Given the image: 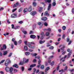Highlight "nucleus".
<instances>
[{"instance_id": "obj_48", "label": "nucleus", "mask_w": 74, "mask_h": 74, "mask_svg": "<svg viewBox=\"0 0 74 74\" xmlns=\"http://www.w3.org/2000/svg\"><path fill=\"white\" fill-rule=\"evenodd\" d=\"M38 25H40L41 24V22H38L37 23Z\"/></svg>"}, {"instance_id": "obj_22", "label": "nucleus", "mask_w": 74, "mask_h": 74, "mask_svg": "<svg viewBox=\"0 0 74 74\" xmlns=\"http://www.w3.org/2000/svg\"><path fill=\"white\" fill-rule=\"evenodd\" d=\"M11 17L12 18H16V16L15 17L14 15L13 14H12L11 15Z\"/></svg>"}, {"instance_id": "obj_40", "label": "nucleus", "mask_w": 74, "mask_h": 74, "mask_svg": "<svg viewBox=\"0 0 74 74\" xmlns=\"http://www.w3.org/2000/svg\"><path fill=\"white\" fill-rule=\"evenodd\" d=\"M44 66L43 65H42L41 67V69H44Z\"/></svg>"}, {"instance_id": "obj_31", "label": "nucleus", "mask_w": 74, "mask_h": 74, "mask_svg": "<svg viewBox=\"0 0 74 74\" xmlns=\"http://www.w3.org/2000/svg\"><path fill=\"white\" fill-rule=\"evenodd\" d=\"M65 48L64 46H63V47H61L60 49L61 50H62L63 51H64V48Z\"/></svg>"}, {"instance_id": "obj_36", "label": "nucleus", "mask_w": 74, "mask_h": 74, "mask_svg": "<svg viewBox=\"0 0 74 74\" xmlns=\"http://www.w3.org/2000/svg\"><path fill=\"white\" fill-rule=\"evenodd\" d=\"M22 40H20L18 42V43L19 44H21V43H22Z\"/></svg>"}, {"instance_id": "obj_37", "label": "nucleus", "mask_w": 74, "mask_h": 74, "mask_svg": "<svg viewBox=\"0 0 74 74\" xmlns=\"http://www.w3.org/2000/svg\"><path fill=\"white\" fill-rule=\"evenodd\" d=\"M30 37H36V36L32 35L30 36Z\"/></svg>"}, {"instance_id": "obj_41", "label": "nucleus", "mask_w": 74, "mask_h": 74, "mask_svg": "<svg viewBox=\"0 0 74 74\" xmlns=\"http://www.w3.org/2000/svg\"><path fill=\"white\" fill-rule=\"evenodd\" d=\"M74 69H70L69 70V71H70L71 72H73V71H74Z\"/></svg>"}, {"instance_id": "obj_52", "label": "nucleus", "mask_w": 74, "mask_h": 74, "mask_svg": "<svg viewBox=\"0 0 74 74\" xmlns=\"http://www.w3.org/2000/svg\"><path fill=\"white\" fill-rule=\"evenodd\" d=\"M72 12L73 14H74V8H72Z\"/></svg>"}, {"instance_id": "obj_32", "label": "nucleus", "mask_w": 74, "mask_h": 74, "mask_svg": "<svg viewBox=\"0 0 74 74\" xmlns=\"http://www.w3.org/2000/svg\"><path fill=\"white\" fill-rule=\"evenodd\" d=\"M53 48H54L52 46H51L49 47V49H53Z\"/></svg>"}, {"instance_id": "obj_33", "label": "nucleus", "mask_w": 74, "mask_h": 74, "mask_svg": "<svg viewBox=\"0 0 74 74\" xmlns=\"http://www.w3.org/2000/svg\"><path fill=\"white\" fill-rule=\"evenodd\" d=\"M49 35V32H47L46 33V36H48Z\"/></svg>"}, {"instance_id": "obj_58", "label": "nucleus", "mask_w": 74, "mask_h": 74, "mask_svg": "<svg viewBox=\"0 0 74 74\" xmlns=\"http://www.w3.org/2000/svg\"><path fill=\"white\" fill-rule=\"evenodd\" d=\"M69 41H70V38H68L67 39L66 41L67 42H69Z\"/></svg>"}, {"instance_id": "obj_54", "label": "nucleus", "mask_w": 74, "mask_h": 74, "mask_svg": "<svg viewBox=\"0 0 74 74\" xmlns=\"http://www.w3.org/2000/svg\"><path fill=\"white\" fill-rule=\"evenodd\" d=\"M7 22L8 23H9V24H10V23H11V22H10V21H9V20L8 19Z\"/></svg>"}, {"instance_id": "obj_64", "label": "nucleus", "mask_w": 74, "mask_h": 74, "mask_svg": "<svg viewBox=\"0 0 74 74\" xmlns=\"http://www.w3.org/2000/svg\"><path fill=\"white\" fill-rule=\"evenodd\" d=\"M29 52H33V50H32V49H29Z\"/></svg>"}, {"instance_id": "obj_6", "label": "nucleus", "mask_w": 74, "mask_h": 74, "mask_svg": "<svg viewBox=\"0 0 74 74\" xmlns=\"http://www.w3.org/2000/svg\"><path fill=\"white\" fill-rule=\"evenodd\" d=\"M28 11L29 12H31V11H32V6H29L28 8Z\"/></svg>"}, {"instance_id": "obj_34", "label": "nucleus", "mask_w": 74, "mask_h": 74, "mask_svg": "<svg viewBox=\"0 0 74 74\" xmlns=\"http://www.w3.org/2000/svg\"><path fill=\"white\" fill-rule=\"evenodd\" d=\"M32 56H37V54L36 53H34L32 54Z\"/></svg>"}, {"instance_id": "obj_61", "label": "nucleus", "mask_w": 74, "mask_h": 74, "mask_svg": "<svg viewBox=\"0 0 74 74\" xmlns=\"http://www.w3.org/2000/svg\"><path fill=\"white\" fill-rule=\"evenodd\" d=\"M3 10H4V8H0V11H1V10H2V11H3Z\"/></svg>"}, {"instance_id": "obj_19", "label": "nucleus", "mask_w": 74, "mask_h": 74, "mask_svg": "<svg viewBox=\"0 0 74 74\" xmlns=\"http://www.w3.org/2000/svg\"><path fill=\"white\" fill-rule=\"evenodd\" d=\"M23 10V8H21L20 9H19L18 12H21L22 10Z\"/></svg>"}, {"instance_id": "obj_7", "label": "nucleus", "mask_w": 74, "mask_h": 74, "mask_svg": "<svg viewBox=\"0 0 74 74\" xmlns=\"http://www.w3.org/2000/svg\"><path fill=\"white\" fill-rule=\"evenodd\" d=\"M48 19V18L46 17H44L41 18V20L44 21H45Z\"/></svg>"}, {"instance_id": "obj_55", "label": "nucleus", "mask_w": 74, "mask_h": 74, "mask_svg": "<svg viewBox=\"0 0 74 74\" xmlns=\"http://www.w3.org/2000/svg\"><path fill=\"white\" fill-rule=\"evenodd\" d=\"M18 23L20 24H22L23 23V21H20Z\"/></svg>"}, {"instance_id": "obj_1", "label": "nucleus", "mask_w": 74, "mask_h": 74, "mask_svg": "<svg viewBox=\"0 0 74 74\" xmlns=\"http://www.w3.org/2000/svg\"><path fill=\"white\" fill-rule=\"evenodd\" d=\"M5 70L7 72L10 71V74H13V73H12V71H13V68H12L11 67L10 68H9L8 67H6L5 68Z\"/></svg>"}, {"instance_id": "obj_17", "label": "nucleus", "mask_w": 74, "mask_h": 74, "mask_svg": "<svg viewBox=\"0 0 74 74\" xmlns=\"http://www.w3.org/2000/svg\"><path fill=\"white\" fill-rule=\"evenodd\" d=\"M25 54L26 55H27V56H28V55H29L30 54V53L28 52H27L25 53Z\"/></svg>"}, {"instance_id": "obj_15", "label": "nucleus", "mask_w": 74, "mask_h": 74, "mask_svg": "<svg viewBox=\"0 0 74 74\" xmlns=\"http://www.w3.org/2000/svg\"><path fill=\"white\" fill-rule=\"evenodd\" d=\"M13 67H15V68H18V66L17 64H15L13 65Z\"/></svg>"}, {"instance_id": "obj_50", "label": "nucleus", "mask_w": 74, "mask_h": 74, "mask_svg": "<svg viewBox=\"0 0 74 74\" xmlns=\"http://www.w3.org/2000/svg\"><path fill=\"white\" fill-rule=\"evenodd\" d=\"M17 71H18V70H17V69H14V73H16V72H17Z\"/></svg>"}, {"instance_id": "obj_46", "label": "nucleus", "mask_w": 74, "mask_h": 74, "mask_svg": "<svg viewBox=\"0 0 74 74\" xmlns=\"http://www.w3.org/2000/svg\"><path fill=\"white\" fill-rule=\"evenodd\" d=\"M11 26L12 29H14V24H12Z\"/></svg>"}, {"instance_id": "obj_23", "label": "nucleus", "mask_w": 74, "mask_h": 74, "mask_svg": "<svg viewBox=\"0 0 74 74\" xmlns=\"http://www.w3.org/2000/svg\"><path fill=\"white\" fill-rule=\"evenodd\" d=\"M51 2V0H47L45 3H50Z\"/></svg>"}, {"instance_id": "obj_8", "label": "nucleus", "mask_w": 74, "mask_h": 74, "mask_svg": "<svg viewBox=\"0 0 74 74\" xmlns=\"http://www.w3.org/2000/svg\"><path fill=\"white\" fill-rule=\"evenodd\" d=\"M51 4L50 3L49 4V6L48 7L47 10L48 11H49L50 9H51Z\"/></svg>"}, {"instance_id": "obj_56", "label": "nucleus", "mask_w": 74, "mask_h": 74, "mask_svg": "<svg viewBox=\"0 0 74 74\" xmlns=\"http://www.w3.org/2000/svg\"><path fill=\"white\" fill-rule=\"evenodd\" d=\"M58 31L59 33H61L62 32V29H59L58 30Z\"/></svg>"}, {"instance_id": "obj_29", "label": "nucleus", "mask_w": 74, "mask_h": 74, "mask_svg": "<svg viewBox=\"0 0 74 74\" xmlns=\"http://www.w3.org/2000/svg\"><path fill=\"white\" fill-rule=\"evenodd\" d=\"M24 49L25 51H27L28 49L27 47L25 46L24 47Z\"/></svg>"}, {"instance_id": "obj_47", "label": "nucleus", "mask_w": 74, "mask_h": 74, "mask_svg": "<svg viewBox=\"0 0 74 74\" xmlns=\"http://www.w3.org/2000/svg\"><path fill=\"white\" fill-rule=\"evenodd\" d=\"M36 61H37V60H36V59H34L33 60V62H34V63H36Z\"/></svg>"}, {"instance_id": "obj_2", "label": "nucleus", "mask_w": 74, "mask_h": 74, "mask_svg": "<svg viewBox=\"0 0 74 74\" xmlns=\"http://www.w3.org/2000/svg\"><path fill=\"white\" fill-rule=\"evenodd\" d=\"M29 61V59H26V58H23V63H26Z\"/></svg>"}, {"instance_id": "obj_53", "label": "nucleus", "mask_w": 74, "mask_h": 74, "mask_svg": "<svg viewBox=\"0 0 74 74\" xmlns=\"http://www.w3.org/2000/svg\"><path fill=\"white\" fill-rule=\"evenodd\" d=\"M32 68H30L28 69V71H31L32 70Z\"/></svg>"}, {"instance_id": "obj_13", "label": "nucleus", "mask_w": 74, "mask_h": 74, "mask_svg": "<svg viewBox=\"0 0 74 74\" xmlns=\"http://www.w3.org/2000/svg\"><path fill=\"white\" fill-rule=\"evenodd\" d=\"M36 66V64H32L30 66V67L31 68H32V67H34Z\"/></svg>"}, {"instance_id": "obj_5", "label": "nucleus", "mask_w": 74, "mask_h": 74, "mask_svg": "<svg viewBox=\"0 0 74 74\" xmlns=\"http://www.w3.org/2000/svg\"><path fill=\"white\" fill-rule=\"evenodd\" d=\"M37 13V12L36 11H33L30 13V14L32 16H34Z\"/></svg>"}, {"instance_id": "obj_42", "label": "nucleus", "mask_w": 74, "mask_h": 74, "mask_svg": "<svg viewBox=\"0 0 74 74\" xmlns=\"http://www.w3.org/2000/svg\"><path fill=\"white\" fill-rule=\"evenodd\" d=\"M14 45H17V42L16 41H14Z\"/></svg>"}, {"instance_id": "obj_63", "label": "nucleus", "mask_w": 74, "mask_h": 74, "mask_svg": "<svg viewBox=\"0 0 74 74\" xmlns=\"http://www.w3.org/2000/svg\"><path fill=\"white\" fill-rule=\"evenodd\" d=\"M30 48H31V49L34 48V46H31Z\"/></svg>"}, {"instance_id": "obj_39", "label": "nucleus", "mask_w": 74, "mask_h": 74, "mask_svg": "<svg viewBox=\"0 0 74 74\" xmlns=\"http://www.w3.org/2000/svg\"><path fill=\"white\" fill-rule=\"evenodd\" d=\"M16 10H17V8H15L13 10H12V12H15V11H16Z\"/></svg>"}, {"instance_id": "obj_10", "label": "nucleus", "mask_w": 74, "mask_h": 74, "mask_svg": "<svg viewBox=\"0 0 74 74\" xmlns=\"http://www.w3.org/2000/svg\"><path fill=\"white\" fill-rule=\"evenodd\" d=\"M8 53V52L7 51H3V55L4 56V55H6L7 53Z\"/></svg>"}, {"instance_id": "obj_62", "label": "nucleus", "mask_w": 74, "mask_h": 74, "mask_svg": "<svg viewBox=\"0 0 74 74\" xmlns=\"http://www.w3.org/2000/svg\"><path fill=\"white\" fill-rule=\"evenodd\" d=\"M4 61H5V60H2L1 61V63H3V62H4Z\"/></svg>"}, {"instance_id": "obj_14", "label": "nucleus", "mask_w": 74, "mask_h": 74, "mask_svg": "<svg viewBox=\"0 0 74 74\" xmlns=\"http://www.w3.org/2000/svg\"><path fill=\"white\" fill-rule=\"evenodd\" d=\"M50 69V68H49V67H47L45 70V72H47V71H48Z\"/></svg>"}, {"instance_id": "obj_44", "label": "nucleus", "mask_w": 74, "mask_h": 74, "mask_svg": "<svg viewBox=\"0 0 74 74\" xmlns=\"http://www.w3.org/2000/svg\"><path fill=\"white\" fill-rule=\"evenodd\" d=\"M53 64H54V62L53 61L51 63V65L52 66H53Z\"/></svg>"}, {"instance_id": "obj_21", "label": "nucleus", "mask_w": 74, "mask_h": 74, "mask_svg": "<svg viewBox=\"0 0 74 74\" xmlns=\"http://www.w3.org/2000/svg\"><path fill=\"white\" fill-rule=\"evenodd\" d=\"M9 63H8V62L6 61V62L5 63V66H7L8 65Z\"/></svg>"}, {"instance_id": "obj_27", "label": "nucleus", "mask_w": 74, "mask_h": 74, "mask_svg": "<svg viewBox=\"0 0 74 74\" xmlns=\"http://www.w3.org/2000/svg\"><path fill=\"white\" fill-rule=\"evenodd\" d=\"M66 28V27L65 26H63L62 27V29L63 30H65Z\"/></svg>"}, {"instance_id": "obj_20", "label": "nucleus", "mask_w": 74, "mask_h": 74, "mask_svg": "<svg viewBox=\"0 0 74 74\" xmlns=\"http://www.w3.org/2000/svg\"><path fill=\"white\" fill-rule=\"evenodd\" d=\"M27 46H28V47H29V48H30V47H31V46H32V45H30V43H29L28 42L27 44Z\"/></svg>"}, {"instance_id": "obj_49", "label": "nucleus", "mask_w": 74, "mask_h": 74, "mask_svg": "<svg viewBox=\"0 0 74 74\" xmlns=\"http://www.w3.org/2000/svg\"><path fill=\"white\" fill-rule=\"evenodd\" d=\"M71 32V29H69L67 31V33H70Z\"/></svg>"}, {"instance_id": "obj_26", "label": "nucleus", "mask_w": 74, "mask_h": 74, "mask_svg": "<svg viewBox=\"0 0 74 74\" xmlns=\"http://www.w3.org/2000/svg\"><path fill=\"white\" fill-rule=\"evenodd\" d=\"M6 62H8V63H11V61L10 60V59H8Z\"/></svg>"}, {"instance_id": "obj_35", "label": "nucleus", "mask_w": 74, "mask_h": 74, "mask_svg": "<svg viewBox=\"0 0 74 74\" xmlns=\"http://www.w3.org/2000/svg\"><path fill=\"white\" fill-rule=\"evenodd\" d=\"M23 33H24V34H27V32L26 31H23Z\"/></svg>"}, {"instance_id": "obj_45", "label": "nucleus", "mask_w": 74, "mask_h": 74, "mask_svg": "<svg viewBox=\"0 0 74 74\" xmlns=\"http://www.w3.org/2000/svg\"><path fill=\"white\" fill-rule=\"evenodd\" d=\"M53 57H54V56H50V57L49 58V59H51V58H53Z\"/></svg>"}, {"instance_id": "obj_25", "label": "nucleus", "mask_w": 74, "mask_h": 74, "mask_svg": "<svg viewBox=\"0 0 74 74\" xmlns=\"http://www.w3.org/2000/svg\"><path fill=\"white\" fill-rule=\"evenodd\" d=\"M3 47L4 49H6L7 48V47H6V46L5 45H4L3 46Z\"/></svg>"}, {"instance_id": "obj_28", "label": "nucleus", "mask_w": 74, "mask_h": 74, "mask_svg": "<svg viewBox=\"0 0 74 74\" xmlns=\"http://www.w3.org/2000/svg\"><path fill=\"white\" fill-rule=\"evenodd\" d=\"M37 5V3H33V6L34 7H36V6Z\"/></svg>"}, {"instance_id": "obj_38", "label": "nucleus", "mask_w": 74, "mask_h": 74, "mask_svg": "<svg viewBox=\"0 0 74 74\" xmlns=\"http://www.w3.org/2000/svg\"><path fill=\"white\" fill-rule=\"evenodd\" d=\"M12 53H10L8 56V57H11V56L12 55Z\"/></svg>"}, {"instance_id": "obj_30", "label": "nucleus", "mask_w": 74, "mask_h": 74, "mask_svg": "<svg viewBox=\"0 0 74 74\" xmlns=\"http://www.w3.org/2000/svg\"><path fill=\"white\" fill-rule=\"evenodd\" d=\"M44 25H45V26H48V23L47 22H45L44 23Z\"/></svg>"}, {"instance_id": "obj_51", "label": "nucleus", "mask_w": 74, "mask_h": 74, "mask_svg": "<svg viewBox=\"0 0 74 74\" xmlns=\"http://www.w3.org/2000/svg\"><path fill=\"white\" fill-rule=\"evenodd\" d=\"M14 15V16L15 17H16H16H17V14H13Z\"/></svg>"}, {"instance_id": "obj_43", "label": "nucleus", "mask_w": 74, "mask_h": 74, "mask_svg": "<svg viewBox=\"0 0 74 74\" xmlns=\"http://www.w3.org/2000/svg\"><path fill=\"white\" fill-rule=\"evenodd\" d=\"M23 62H20V63H19V64L20 65H23Z\"/></svg>"}, {"instance_id": "obj_11", "label": "nucleus", "mask_w": 74, "mask_h": 74, "mask_svg": "<svg viewBox=\"0 0 74 74\" xmlns=\"http://www.w3.org/2000/svg\"><path fill=\"white\" fill-rule=\"evenodd\" d=\"M53 2L52 3L53 6H55L56 5V0H54Z\"/></svg>"}, {"instance_id": "obj_24", "label": "nucleus", "mask_w": 74, "mask_h": 74, "mask_svg": "<svg viewBox=\"0 0 74 74\" xmlns=\"http://www.w3.org/2000/svg\"><path fill=\"white\" fill-rule=\"evenodd\" d=\"M71 54V52H70L68 54V58H70V55Z\"/></svg>"}, {"instance_id": "obj_9", "label": "nucleus", "mask_w": 74, "mask_h": 74, "mask_svg": "<svg viewBox=\"0 0 74 74\" xmlns=\"http://www.w3.org/2000/svg\"><path fill=\"white\" fill-rule=\"evenodd\" d=\"M36 28V24H34L33 26V29L34 30Z\"/></svg>"}, {"instance_id": "obj_3", "label": "nucleus", "mask_w": 74, "mask_h": 74, "mask_svg": "<svg viewBox=\"0 0 74 74\" xmlns=\"http://www.w3.org/2000/svg\"><path fill=\"white\" fill-rule=\"evenodd\" d=\"M44 15L45 16H49V14L48 13V11H46L45 12Z\"/></svg>"}, {"instance_id": "obj_12", "label": "nucleus", "mask_w": 74, "mask_h": 74, "mask_svg": "<svg viewBox=\"0 0 74 74\" xmlns=\"http://www.w3.org/2000/svg\"><path fill=\"white\" fill-rule=\"evenodd\" d=\"M45 42V40H44L43 41H42L41 40H40L39 41V43H40V44H43V43H44V42Z\"/></svg>"}, {"instance_id": "obj_18", "label": "nucleus", "mask_w": 74, "mask_h": 74, "mask_svg": "<svg viewBox=\"0 0 74 74\" xmlns=\"http://www.w3.org/2000/svg\"><path fill=\"white\" fill-rule=\"evenodd\" d=\"M41 36V37H44L45 36V35H44V32H42L41 34H40Z\"/></svg>"}, {"instance_id": "obj_57", "label": "nucleus", "mask_w": 74, "mask_h": 74, "mask_svg": "<svg viewBox=\"0 0 74 74\" xmlns=\"http://www.w3.org/2000/svg\"><path fill=\"white\" fill-rule=\"evenodd\" d=\"M21 69H22V71H24V67H21Z\"/></svg>"}, {"instance_id": "obj_16", "label": "nucleus", "mask_w": 74, "mask_h": 74, "mask_svg": "<svg viewBox=\"0 0 74 74\" xmlns=\"http://www.w3.org/2000/svg\"><path fill=\"white\" fill-rule=\"evenodd\" d=\"M27 11V8H25L23 10V12L24 13H25V12H26Z\"/></svg>"}, {"instance_id": "obj_60", "label": "nucleus", "mask_w": 74, "mask_h": 74, "mask_svg": "<svg viewBox=\"0 0 74 74\" xmlns=\"http://www.w3.org/2000/svg\"><path fill=\"white\" fill-rule=\"evenodd\" d=\"M47 30V31H49V32H51V29L50 28H49Z\"/></svg>"}, {"instance_id": "obj_59", "label": "nucleus", "mask_w": 74, "mask_h": 74, "mask_svg": "<svg viewBox=\"0 0 74 74\" xmlns=\"http://www.w3.org/2000/svg\"><path fill=\"white\" fill-rule=\"evenodd\" d=\"M40 62H41V60H39L38 61V64H40Z\"/></svg>"}, {"instance_id": "obj_4", "label": "nucleus", "mask_w": 74, "mask_h": 74, "mask_svg": "<svg viewBox=\"0 0 74 74\" xmlns=\"http://www.w3.org/2000/svg\"><path fill=\"white\" fill-rule=\"evenodd\" d=\"M43 8L42 7H40L38 9V11L39 12H42V11Z\"/></svg>"}]
</instances>
